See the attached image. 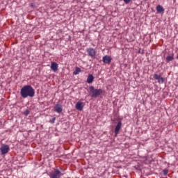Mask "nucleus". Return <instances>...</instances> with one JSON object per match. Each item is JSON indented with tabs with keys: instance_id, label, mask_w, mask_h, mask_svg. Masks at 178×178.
I'll list each match as a JSON object with an SVG mask.
<instances>
[{
	"instance_id": "nucleus-18",
	"label": "nucleus",
	"mask_w": 178,
	"mask_h": 178,
	"mask_svg": "<svg viewBox=\"0 0 178 178\" xmlns=\"http://www.w3.org/2000/svg\"><path fill=\"white\" fill-rule=\"evenodd\" d=\"M123 1H124V3L127 4V3H130V1L131 0H123Z\"/></svg>"
},
{
	"instance_id": "nucleus-8",
	"label": "nucleus",
	"mask_w": 178,
	"mask_h": 178,
	"mask_svg": "<svg viewBox=\"0 0 178 178\" xmlns=\"http://www.w3.org/2000/svg\"><path fill=\"white\" fill-rule=\"evenodd\" d=\"M121 128H122V122L120 121L118 122V124L115 126V136H118V134H119V131H120Z\"/></svg>"
},
{
	"instance_id": "nucleus-5",
	"label": "nucleus",
	"mask_w": 178,
	"mask_h": 178,
	"mask_svg": "<svg viewBox=\"0 0 178 178\" xmlns=\"http://www.w3.org/2000/svg\"><path fill=\"white\" fill-rule=\"evenodd\" d=\"M61 172L59 170H55L54 172L49 174L50 178H60Z\"/></svg>"
},
{
	"instance_id": "nucleus-19",
	"label": "nucleus",
	"mask_w": 178,
	"mask_h": 178,
	"mask_svg": "<svg viewBox=\"0 0 178 178\" xmlns=\"http://www.w3.org/2000/svg\"><path fill=\"white\" fill-rule=\"evenodd\" d=\"M55 118H53L51 120H50V122L51 123H55Z\"/></svg>"
},
{
	"instance_id": "nucleus-7",
	"label": "nucleus",
	"mask_w": 178,
	"mask_h": 178,
	"mask_svg": "<svg viewBox=\"0 0 178 178\" xmlns=\"http://www.w3.org/2000/svg\"><path fill=\"white\" fill-rule=\"evenodd\" d=\"M153 77L154 80H158V83H162L164 81L163 77H162L161 75H158L157 74H154Z\"/></svg>"
},
{
	"instance_id": "nucleus-2",
	"label": "nucleus",
	"mask_w": 178,
	"mask_h": 178,
	"mask_svg": "<svg viewBox=\"0 0 178 178\" xmlns=\"http://www.w3.org/2000/svg\"><path fill=\"white\" fill-rule=\"evenodd\" d=\"M89 91L90 92V95L92 98H97V97H99V95H102V92H104L102 89H95L94 86H90Z\"/></svg>"
},
{
	"instance_id": "nucleus-4",
	"label": "nucleus",
	"mask_w": 178,
	"mask_h": 178,
	"mask_svg": "<svg viewBox=\"0 0 178 178\" xmlns=\"http://www.w3.org/2000/svg\"><path fill=\"white\" fill-rule=\"evenodd\" d=\"M9 145H2L0 151L1 152V155H5V154H8L9 152Z\"/></svg>"
},
{
	"instance_id": "nucleus-9",
	"label": "nucleus",
	"mask_w": 178,
	"mask_h": 178,
	"mask_svg": "<svg viewBox=\"0 0 178 178\" xmlns=\"http://www.w3.org/2000/svg\"><path fill=\"white\" fill-rule=\"evenodd\" d=\"M54 111L57 112V113H61L62 111H63V108L60 104H56L54 106Z\"/></svg>"
},
{
	"instance_id": "nucleus-10",
	"label": "nucleus",
	"mask_w": 178,
	"mask_h": 178,
	"mask_svg": "<svg viewBox=\"0 0 178 178\" xmlns=\"http://www.w3.org/2000/svg\"><path fill=\"white\" fill-rule=\"evenodd\" d=\"M83 108H84V105H83V102H78L76 104V109H77V111H81Z\"/></svg>"
},
{
	"instance_id": "nucleus-12",
	"label": "nucleus",
	"mask_w": 178,
	"mask_h": 178,
	"mask_svg": "<svg viewBox=\"0 0 178 178\" xmlns=\"http://www.w3.org/2000/svg\"><path fill=\"white\" fill-rule=\"evenodd\" d=\"M173 59H175V54H172V55L168 56L165 58V61L167 62V63H169V62H172Z\"/></svg>"
},
{
	"instance_id": "nucleus-16",
	"label": "nucleus",
	"mask_w": 178,
	"mask_h": 178,
	"mask_svg": "<svg viewBox=\"0 0 178 178\" xmlns=\"http://www.w3.org/2000/svg\"><path fill=\"white\" fill-rule=\"evenodd\" d=\"M29 113H30V111L29 110H26L24 112V115H25V116H27L29 115Z\"/></svg>"
},
{
	"instance_id": "nucleus-15",
	"label": "nucleus",
	"mask_w": 178,
	"mask_h": 178,
	"mask_svg": "<svg viewBox=\"0 0 178 178\" xmlns=\"http://www.w3.org/2000/svg\"><path fill=\"white\" fill-rule=\"evenodd\" d=\"M81 72V69L79 67H76L75 71L74 72V74L77 75L79 73Z\"/></svg>"
},
{
	"instance_id": "nucleus-11",
	"label": "nucleus",
	"mask_w": 178,
	"mask_h": 178,
	"mask_svg": "<svg viewBox=\"0 0 178 178\" xmlns=\"http://www.w3.org/2000/svg\"><path fill=\"white\" fill-rule=\"evenodd\" d=\"M156 9L158 13H163L165 12V8L161 5H158Z\"/></svg>"
},
{
	"instance_id": "nucleus-1",
	"label": "nucleus",
	"mask_w": 178,
	"mask_h": 178,
	"mask_svg": "<svg viewBox=\"0 0 178 178\" xmlns=\"http://www.w3.org/2000/svg\"><path fill=\"white\" fill-rule=\"evenodd\" d=\"M20 95L22 98H27V97L33 98L35 95V90L31 86L26 85L21 88Z\"/></svg>"
},
{
	"instance_id": "nucleus-14",
	"label": "nucleus",
	"mask_w": 178,
	"mask_h": 178,
	"mask_svg": "<svg viewBox=\"0 0 178 178\" xmlns=\"http://www.w3.org/2000/svg\"><path fill=\"white\" fill-rule=\"evenodd\" d=\"M58 63H52L51 65V69L54 70V72H56L58 70Z\"/></svg>"
},
{
	"instance_id": "nucleus-6",
	"label": "nucleus",
	"mask_w": 178,
	"mask_h": 178,
	"mask_svg": "<svg viewBox=\"0 0 178 178\" xmlns=\"http://www.w3.org/2000/svg\"><path fill=\"white\" fill-rule=\"evenodd\" d=\"M102 60L104 63H106V65H109L111 62H112V58L111 56L106 55L103 57Z\"/></svg>"
},
{
	"instance_id": "nucleus-13",
	"label": "nucleus",
	"mask_w": 178,
	"mask_h": 178,
	"mask_svg": "<svg viewBox=\"0 0 178 178\" xmlns=\"http://www.w3.org/2000/svg\"><path fill=\"white\" fill-rule=\"evenodd\" d=\"M92 81H94V76H92V74H89L87 78V83H88V84H91Z\"/></svg>"
},
{
	"instance_id": "nucleus-3",
	"label": "nucleus",
	"mask_w": 178,
	"mask_h": 178,
	"mask_svg": "<svg viewBox=\"0 0 178 178\" xmlns=\"http://www.w3.org/2000/svg\"><path fill=\"white\" fill-rule=\"evenodd\" d=\"M86 52L91 58H95V55H97V50H95L94 48H88L86 49Z\"/></svg>"
},
{
	"instance_id": "nucleus-17",
	"label": "nucleus",
	"mask_w": 178,
	"mask_h": 178,
	"mask_svg": "<svg viewBox=\"0 0 178 178\" xmlns=\"http://www.w3.org/2000/svg\"><path fill=\"white\" fill-rule=\"evenodd\" d=\"M168 170H163V175H168Z\"/></svg>"
}]
</instances>
